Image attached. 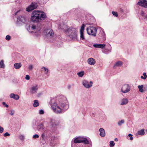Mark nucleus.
Returning <instances> with one entry per match:
<instances>
[{
    "instance_id": "f257e3e1",
    "label": "nucleus",
    "mask_w": 147,
    "mask_h": 147,
    "mask_svg": "<svg viewBox=\"0 0 147 147\" xmlns=\"http://www.w3.org/2000/svg\"><path fill=\"white\" fill-rule=\"evenodd\" d=\"M55 100L54 98L51 99L49 103L51 105L53 111L56 113L60 114L64 113L68 109L69 104L65 97H63L59 100L60 105L61 108L55 102Z\"/></svg>"
},
{
    "instance_id": "f03ea898",
    "label": "nucleus",
    "mask_w": 147,
    "mask_h": 147,
    "mask_svg": "<svg viewBox=\"0 0 147 147\" xmlns=\"http://www.w3.org/2000/svg\"><path fill=\"white\" fill-rule=\"evenodd\" d=\"M47 17L46 14L43 12L34 11L32 13L31 20L34 22L37 23L45 20Z\"/></svg>"
},
{
    "instance_id": "7ed1b4c3",
    "label": "nucleus",
    "mask_w": 147,
    "mask_h": 147,
    "mask_svg": "<svg viewBox=\"0 0 147 147\" xmlns=\"http://www.w3.org/2000/svg\"><path fill=\"white\" fill-rule=\"evenodd\" d=\"M65 31L70 38L73 40H77V35L75 28L70 27L66 30Z\"/></svg>"
},
{
    "instance_id": "20e7f679",
    "label": "nucleus",
    "mask_w": 147,
    "mask_h": 147,
    "mask_svg": "<svg viewBox=\"0 0 147 147\" xmlns=\"http://www.w3.org/2000/svg\"><path fill=\"white\" fill-rule=\"evenodd\" d=\"M88 34L93 36H96V34L97 32V29L95 27L89 26L86 29Z\"/></svg>"
},
{
    "instance_id": "39448f33",
    "label": "nucleus",
    "mask_w": 147,
    "mask_h": 147,
    "mask_svg": "<svg viewBox=\"0 0 147 147\" xmlns=\"http://www.w3.org/2000/svg\"><path fill=\"white\" fill-rule=\"evenodd\" d=\"M38 6L37 3L33 2L26 8V11L28 12L30 11L37 8Z\"/></svg>"
},
{
    "instance_id": "423d86ee",
    "label": "nucleus",
    "mask_w": 147,
    "mask_h": 147,
    "mask_svg": "<svg viewBox=\"0 0 147 147\" xmlns=\"http://www.w3.org/2000/svg\"><path fill=\"white\" fill-rule=\"evenodd\" d=\"M131 87L129 84H124L121 88V91L123 93H126L129 92L130 90Z\"/></svg>"
},
{
    "instance_id": "0eeeda50",
    "label": "nucleus",
    "mask_w": 147,
    "mask_h": 147,
    "mask_svg": "<svg viewBox=\"0 0 147 147\" xmlns=\"http://www.w3.org/2000/svg\"><path fill=\"white\" fill-rule=\"evenodd\" d=\"M98 38L102 41L105 40V35L104 32L102 30H101L98 34Z\"/></svg>"
},
{
    "instance_id": "6e6552de",
    "label": "nucleus",
    "mask_w": 147,
    "mask_h": 147,
    "mask_svg": "<svg viewBox=\"0 0 147 147\" xmlns=\"http://www.w3.org/2000/svg\"><path fill=\"white\" fill-rule=\"evenodd\" d=\"M50 123L51 125V129L53 131L56 129L57 124L56 123V121L53 119H51Z\"/></svg>"
},
{
    "instance_id": "1a4fd4ad",
    "label": "nucleus",
    "mask_w": 147,
    "mask_h": 147,
    "mask_svg": "<svg viewBox=\"0 0 147 147\" xmlns=\"http://www.w3.org/2000/svg\"><path fill=\"white\" fill-rule=\"evenodd\" d=\"M90 84L88 81L86 80H84L82 82V84L83 86L86 88H89L92 86L93 83L92 81L90 82Z\"/></svg>"
},
{
    "instance_id": "9d476101",
    "label": "nucleus",
    "mask_w": 147,
    "mask_h": 147,
    "mask_svg": "<svg viewBox=\"0 0 147 147\" xmlns=\"http://www.w3.org/2000/svg\"><path fill=\"white\" fill-rule=\"evenodd\" d=\"M38 85L35 84L32 86L30 90V92L32 94H34L37 92L38 88Z\"/></svg>"
},
{
    "instance_id": "9b49d317",
    "label": "nucleus",
    "mask_w": 147,
    "mask_h": 147,
    "mask_svg": "<svg viewBox=\"0 0 147 147\" xmlns=\"http://www.w3.org/2000/svg\"><path fill=\"white\" fill-rule=\"evenodd\" d=\"M137 4L144 8H147V1L146 0H139Z\"/></svg>"
},
{
    "instance_id": "f8f14e48",
    "label": "nucleus",
    "mask_w": 147,
    "mask_h": 147,
    "mask_svg": "<svg viewBox=\"0 0 147 147\" xmlns=\"http://www.w3.org/2000/svg\"><path fill=\"white\" fill-rule=\"evenodd\" d=\"M18 21L24 23H26L28 21V19L26 16H19L18 18Z\"/></svg>"
},
{
    "instance_id": "ddd939ff",
    "label": "nucleus",
    "mask_w": 147,
    "mask_h": 147,
    "mask_svg": "<svg viewBox=\"0 0 147 147\" xmlns=\"http://www.w3.org/2000/svg\"><path fill=\"white\" fill-rule=\"evenodd\" d=\"M47 36H50L52 37L53 36L54 33L53 30L51 29H48L46 32Z\"/></svg>"
},
{
    "instance_id": "4468645a",
    "label": "nucleus",
    "mask_w": 147,
    "mask_h": 147,
    "mask_svg": "<svg viewBox=\"0 0 147 147\" xmlns=\"http://www.w3.org/2000/svg\"><path fill=\"white\" fill-rule=\"evenodd\" d=\"M88 62L89 64L91 65H93L95 64L96 63V61L93 58H90L88 59Z\"/></svg>"
},
{
    "instance_id": "2eb2a0df",
    "label": "nucleus",
    "mask_w": 147,
    "mask_h": 147,
    "mask_svg": "<svg viewBox=\"0 0 147 147\" xmlns=\"http://www.w3.org/2000/svg\"><path fill=\"white\" fill-rule=\"evenodd\" d=\"M93 46L96 48H99L104 49L105 46V44H95L93 45Z\"/></svg>"
},
{
    "instance_id": "dca6fc26",
    "label": "nucleus",
    "mask_w": 147,
    "mask_h": 147,
    "mask_svg": "<svg viewBox=\"0 0 147 147\" xmlns=\"http://www.w3.org/2000/svg\"><path fill=\"white\" fill-rule=\"evenodd\" d=\"M44 127L42 123L39 124L37 126V129L40 131H42L44 129Z\"/></svg>"
},
{
    "instance_id": "f3484780",
    "label": "nucleus",
    "mask_w": 147,
    "mask_h": 147,
    "mask_svg": "<svg viewBox=\"0 0 147 147\" xmlns=\"http://www.w3.org/2000/svg\"><path fill=\"white\" fill-rule=\"evenodd\" d=\"M46 132L45 131L44 132L42 133L41 135V140L43 141L44 142H45L47 138V134H46Z\"/></svg>"
},
{
    "instance_id": "a211bd4d",
    "label": "nucleus",
    "mask_w": 147,
    "mask_h": 147,
    "mask_svg": "<svg viewBox=\"0 0 147 147\" xmlns=\"http://www.w3.org/2000/svg\"><path fill=\"white\" fill-rule=\"evenodd\" d=\"M100 132V135L102 137H104L105 135V130L102 128H100L99 129Z\"/></svg>"
},
{
    "instance_id": "6ab92c4d",
    "label": "nucleus",
    "mask_w": 147,
    "mask_h": 147,
    "mask_svg": "<svg viewBox=\"0 0 147 147\" xmlns=\"http://www.w3.org/2000/svg\"><path fill=\"white\" fill-rule=\"evenodd\" d=\"M128 100L126 98H123L121 99V102L120 103L121 105H126L128 103Z\"/></svg>"
},
{
    "instance_id": "aec40b11",
    "label": "nucleus",
    "mask_w": 147,
    "mask_h": 147,
    "mask_svg": "<svg viewBox=\"0 0 147 147\" xmlns=\"http://www.w3.org/2000/svg\"><path fill=\"white\" fill-rule=\"evenodd\" d=\"M38 23L36 25V31H38L42 29V26L40 22H38Z\"/></svg>"
},
{
    "instance_id": "412c9836",
    "label": "nucleus",
    "mask_w": 147,
    "mask_h": 147,
    "mask_svg": "<svg viewBox=\"0 0 147 147\" xmlns=\"http://www.w3.org/2000/svg\"><path fill=\"white\" fill-rule=\"evenodd\" d=\"M122 65V62L120 61H118L116 62L115 63V64L113 68H115L117 66L119 67L121 66Z\"/></svg>"
},
{
    "instance_id": "4be33fe9",
    "label": "nucleus",
    "mask_w": 147,
    "mask_h": 147,
    "mask_svg": "<svg viewBox=\"0 0 147 147\" xmlns=\"http://www.w3.org/2000/svg\"><path fill=\"white\" fill-rule=\"evenodd\" d=\"M22 66V64L20 63H15L14 65V67L16 69H20Z\"/></svg>"
},
{
    "instance_id": "5701e85b",
    "label": "nucleus",
    "mask_w": 147,
    "mask_h": 147,
    "mask_svg": "<svg viewBox=\"0 0 147 147\" xmlns=\"http://www.w3.org/2000/svg\"><path fill=\"white\" fill-rule=\"evenodd\" d=\"M52 136L51 134H48L47 135V138L45 142H48L49 141L51 140Z\"/></svg>"
},
{
    "instance_id": "b1692460",
    "label": "nucleus",
    "mask_w": 147,
    "mask_h": 147,
    "mask_svg": "<svg viewBox=\"0 0 147 147\" xmlns=\"http://www.w3.org/2000/svg\"><path fill=\"white\" fill-rule=\"evenodd\" d=\"M82 138L78 137L74 140V142L75 143H81Z\"/></svg>"
},
{
    "instance_id": "393cba45",
    "label": "nucleus",
    "mask_w": 147,
    "mask_h": 147,
    "mask_svg": "<svg viewBox=\"0 0 147 147\" xmlns=\"http://www.w3.org/2000/svg\"><path fill=\"white\" fill-rule=\"evenodd\" d=\"M81 142L84 143L86 144H89V142L88 140L86 138H82L81 143Z\"/></svg>"
},
{
    "instance_id": "a878e982",
    "label": "nucleus",
    "mask_w": 147,
    "mask_h": 147,
    "mask_svg": "<svg viewBox=\"0 0 147 147\" xmlns=\"http://www.w3.org/2000/svg\"><path fill=\"white\" fill-rule=\"evenodd\" d=\"M144 129H142L138 131V135L142 136L143 135L144 133Z\"/></svg>"
},
{
    "instance_id": "bb28decb",
    "label": "nucleus",
    "mask_w": 147,
    "mask_h": 147,
    "mask_svg": "<svg viewBox=\"0 0 147 147\" xmlns=\"http://www.w3.org/2000/svg\"><path fill=\"white\" fill-rule=\"evenodd\" d=\"M34 103L33 104V106L34 107H36L39 106V103L37 100H34Z\"/></svg>"
},
{
    "instance_id": "cd10ccee",
    "label": "nucleus",
    "mask_w": 147,
    "mask_h": 147,
    "mask_svg": "<svg viewBox=\"0 0 147 147\" xmlns=\"http://www.w3.org/2000/svg\"><path fill=\"white\" fill-rule=\"evenodd\" d=\"M84 71H82L78 73L77 74L78 75L79 77H82L84 75Z\"/></svg>"
},
{
    "instance_id": "c85d7f7f",
    "label": "nucleus",
    "mask_w": 147,
    "mask_h": 147,
    "mask_svg": "<svg viewBox=\"0 0 147 147\" xmlns=\"http://www.w3.org/2000/svg\"><path fill=\"white\" fill-rule=\"evenodd\" d=\"M29 28H31V29H32V30L36 29V28H36V25H33L32 26L29 25Z\"/></svg>"
},
{
    "instance_id": "c756f323",
    "label": "nucleus",
    "mask_w": 147,
    "mask_h": 147,
    "mask_svg": "<svg viewBox=\"0 0 147 147\" xmlns=\"http://www.w3.org/2000/svg\"><path fill=\"white\" fill-rule=\"evenodd\" d=\"M4 67V65L3 60H1L0 62V68H3Z\"/></svg>"
},
{
    "instance_id": "7c9ffc66",
    "label": "nucleus",
    "mask_w": 147,
    "mask_h": 147,
    "mask_svg": "<svg viewBox=\"0 0 147 147\" xmlns=\"http://www.w3.org/2000/svg\"><path fill=\"white\" fill-rule=\"evenodd\" d=\"M85 26L84 24H83L81 27L80 30V32H84V29Z\"/></svg>"
},
{
    "instance_id": "2f4dec72",
    "label": "nucleus",
    "mask_w": 147,
    "mask_h": 147,
    "mask_svg": "<svg viewBox=\"0 0 147 147\" xmlns=\"http://www.w3.org/2000/svg\"><path fill=\"white\" fill-rule=\"evenodd\" d=\"M115 145V143L113 141H111L110 142V147H113Z\"/></svg>"
},
{
    "instance_id": "473e14b6",
    "label": "nucleus",
    "mask_w": 147,
    "mask_h": 147,
    "mask_svg": "<svg viewBox=\"0 0 147 147\" xmlns=\"http://www.w3.org/2000/svg\"><path fill=\"white\" fill-rule=\"evenodd\" d=\"M124 121L123 120H122L121 121H119L118 123V125L119 126H121L122 124H123L124 123Z\"/></svg>"
},
{
    "instance_id": "72a5a7b5",
    "label": "nucleus",
    "mask_w": 147,
    "mask_h": 147,
    "mask_svg": "<svg viewBox=\"0 0 147 147\" xmlns=\"http://www.w3.org/2000/svg\"><path fill=\"white\" fill-rule=\"evenodd\" d=\"M80 38L82 40H84L85 38L84 37V32H80Z\"/></svg>"
},
{
    "instance_id": "f704fd0d",
    "label": "nucleus",
    "mask_w": 147,
    "mask_h": 147,
    "mask_svg": "<svg viewBox=\"0 0 147 147\" xmlns=\"http://www.w3.org/2000/svg\"><path fill=\"white\" fill-rule=\"evenodd\" d=\"M42 69H43L45 71V74H47L48 72V69L47 68H46L45 67H42Z\"/></svg>"
},
{
    "instance_id": "c9c22d12",
    "label": "nucleus",
    "mask_w": 147,
    "mask_h": 147,
    "mask_svg": "<svg viewBox=\"0 0 147 147\" xmlns=\"http://www.w3.org/2000/svg\"><path fill=\"white\" fill-rule=\"evenodd\" d=\"M112 13L113 16H114L116 17L118 16V15L117 12H115V11H113L112 12Z\"/></svg>"
},
{
    "instance_id": "e433bc0d",
    "label": "nucleus",
    "mask_w": 147,
    "mask_h": 147,
    "mask_svg": "<svg viewBox=\"0 0 147 147\" xmlns=\"http://www.w3.org/2000/svg\"><path fill=\"white\" fill-rule=\"evenodd\" d=\"M19 138L21 140H24V136L23 135H21L19 136Z\"/></svg>"
},
{
    "instance_id": "4c0bfd02",
    "label": "nucleus",
    "mask_w": 147,
    "mask_h": 147,
    "mask_svg": "<svg viewBox=\"0 0 147 147\" xmlns=\"http://www.w3.org/2000/svg\"><path fill=\"white\" fill-rule=\"evenodd\" d=\"M5 39L7 40H10L11 39L10 36L9 35L6 36L5 37Z\"/></svg>"
},
{
    "instance_id": "58836bf2",
    "label": "nucleus",
    "mask_w": 147,
    "mask_h": 147,
    "mask_svg": "<svg viewBox=\"0 0 147 147\" xmlns=\"http://www.w3.org/2000/svg\"><path fill=\"white\" fill-rule=\"evenodd\" d=\"M39 136L38 134H35L33 136V138L34 139H36L39 138Z\"/></svg>"
},
{
    "instance_id": "ea45409f",
    "label": "nucleus",
    "mask_w": 147,
    "mask_h": 147,
    "mask_svg": "<svg viewBox=\"0 0 147 147\" xmlns=\"http://www.w3.org/2000/svg\"><path fill=\"white\" fill-rule=\"evenodd\" d=\"M15 113V111L13 110L12 109L11 110V112L9 113V114L11 115H13Z\"/></svg>"
},
{
    "instance_id": "a19ab883",
    "label": "nucleus",
    "mask_w": 147,
    "mask_h": 147,
    "mask_svg": "<svg viewBox=\"0 0 147 147\" xmlns=\"http://www.w3.org/2000/svg\"><path fill=\"white\" fill-rule=\"evenodd\" d=\"M19 98V96L18 95H15L14 97L13 98L15 100H18Z\"/></svg>"
},
{
    "instance_id": "79ce46f5",
    "label": "nucleus",
    "mask_w": 147,
    "mask_h": 147,
    "mask_svg": "<svg viewBox=\"0 0 147 147\" xmlns=\"http://www.w3.org/2000/svg\"><path fill=\"white\" fill-rule=\"evenodd\" d=\"M10 135V134H9L8 132H6L5 134H4L3 135L4 136H9Z\"/></svg>"
},
{
    "instance_id": "37998d69",
    "label": "nucleus",
    "mask_w": 147,
    "mask_h": 147,
    "mask_svg": "<svg viewBox=\"0 0 147 147\" xmlns=\"http://www.w3.org/2000/svg\"><path fill=\"white\" fill-rule=\"evenodd\" d=\"M145 13L143 11H141V12L140 13V15L142 16H144L145 15Z\"/></svg>"
},
{
    "instance_id": "c03bdc74",
    "label": "nucleus",
    "mask_w": 147,
    "mask_h": 147,
    "mask_svg": "<svg viewBox=\"0 0 147 147\" xmlns=\"http://www.w3.org/2000/svg\"><path fill=\"white\" fill-rule=\"evenodd\" d=\"M2 104L4 107H8L9 106L8 105L6 104L5 102H3Z\"/></svg>"
},
{
    "instance_id": "a18cd8bd",
    "label": "nucleus",
    "mask_w": 147,
    "mask_h": 147,
    "mask_svg": "<svg viewBox=\"0 0 147 147\" xmlns=\"http://www.w3.org/2000/svg\"><path fill=\"white\" fill-rule=\"evenodd\" d=\"M44 112L42 109L40 110L39 112L40 114H43L44 113Z\"/></svg>"
},
{
    "instance_id": "49530a36",
    "label": "nucleus",
    "mask_w": 147,
    "mask_h": 147,
    "mask_svg": "<svg viewBox=\"0 0 147 147\" xmlns=\"http://www.w3.org/2000/svg\"><path fill=\"white\" fill-rule=\"evenodd\" d=\"M15 94L13 93L11 94L10 95V96L11 98H13L14 97Z\"/></svg>"
},
{
    "instance_id": "de8ad7c7",
    "label": "nucleus",
    "mask_w": 147,
    "mask_h": 147,
    "mask_svg": "<svg viewBox=\"0 0 147 147\" xmlns=\"http://www.w3.org/2000/svg\"><path fill=\"white\" fill-rule=\"evenodd\" d=\"M25 79L27 80H29L30 79V77L28 75H26L25 77Z\"/></svg>"
},
{
    "instance_id": "09e8293b",
    "label": "nucleus",
    "mask_w": 147,
    "mask_h": 147,
    "mask_svg": "<svg viewBox=\"0 0 147 147\" xmlns=\"http://www.w3.org/2000/svg\"><path fill=\"white\" fill-rule=\"evenodd\" d=\"M3 128L1 126H0V132L1 133H2L3 132Z\"/></svg>"
},
{
    "instance_id": "8fccbe9b",
    "label": "nucleus",
    "mask_w": 147,
    "mask_h": 147,
    "mask_svg": "<svg viewBox=\"0 0 147 147\" xmlns=\"http://www.w3.org/2000/svg\"><path fill=\"white\" fill-rule=\"evenodd\" d=\"M143 75L144 76V80L146 79V78H147V76L146 75V73L145 72H144L143 73Z\"/></svg>"
},
{
    "instance_id": "3c124183",
    "label": "nucleus",
    "mask_w": 147,
    "mask_h": 147,
    "mask_svg": "<svg viewBox=\"0 0 147 147\" xmlns=\"http://www.w3.org/2000/svg\"><path fill=\"white\" fill-rule=\"evenodd\" d=\"M29 68L30 70H31L33 68V66L32 65H30Z\"/></svg>"
},
{
    "instance_id": "603ef678",
    "label": "nucleus",
    "mask_w": 147,
    "mask_h": 147,
    "mask_svg": "<svg viewBox=\"0 0 147 147\" xmlns=\"http://www.w3.org/2000/svg\"><path fill=\"white\" fill-rule=\"evenodd\" d=\"M143 86L142 85H139L138 86V88H143Z\"/></svg>"
},
{
    "instance_id": "864d4df0",
    "label": "nucleus",
    "mask_w": 147,
    "mask_h": 147,
    "mask_svg": "<svg viewBox=\"0 0 147 147\" xmlns=\"http://www.w3.org/2000/svg\"><path fill=\"white\" fill-rule=\"evenodd\" d=\"M139 91L141 92H143V88H139Z\"/></svg>"
},
{
    "instance_id": "5fc2aeb1",
    "label": "nucleus",
    "mask_w": 147,
    "mask_h": 147,
    "mask_svg": "<svg viewBox=\"0 0 147 147\" xmlns=\"http://www.w3.org/2000/svg\"><path fill=\"white\" fill-rule=\"evenodd\" d=\"M71 88V86H70V85H68L67 86V88L69 89H70Z\"/></svg>"
},
{
    "instance_id": "6e6d98bb",
    "label": "nucleus",
    "mask_w": 147,
    "mask_h": 147,
    "mask_svg": "<svg viewBox=\"0 0 147 147\" xmlns=\"http://www.w3.org/2000/svg\"><path fill=\"white\" fill-rule=\"evenodd\" d=\"M118 140V139L117 138H115L114 139V141H117Z\"/></svg>"
},
{
    "instance_id": "4d7b16f0",
    "label": "nucleus",
    "mask_w": 147,
    "mask_h": 147,
    "mask_svg": "<svg viewBox=\"0 0 147 147\" xmlns=\"http://www.w3.org/2000/svg\"><path fill=\"white\" fill-rule=\"evenodd\" d=\"M120 11H121V12L122 13H123V9H120Z\"/></svg>"
},
{
    "instance_id": "13d9d810",
    "label": "nucleus",
    "mask_w": 147,
    "mask_h": 147,
    "mask_svg": "<svg viewBox=\"0 0 147 147\" xmlns=\"http://www.w3.org/2000/svg\"><path fill=\"white\" fill-rule=\"evenodd\" d=\"M128 136L129 137L132 136V135L131 134H129L128 135Z\"/></svg>"
},
{
    "instance_id": "bf43d9fd",
    "label": "nucleus",
    "mask_w": 147,
    "mask_h": 147,
    "mask_svg": "<svg viewBox=\"0 0 147 147\" xmlns=\"http://www.w3.org/2000/svg\"><path fill=\"white\" fill-rule=\"evenodd\" d=\"M133 137H131L130 138V140H133Z\"/></svg>"
},
{
    "instance_id": "052dcab7",
    "label": "nucleus",
    "mask_w": 147,
    "mask_h": 147,
    "mask_svg": "<svg viewBox=\"0 0 147 147\" xmlns=\"http://www.w3.org/2000/svg\"><path fill=\"white\" fill-rule=\"evenodd\" d=\"M30 29H31V28H30V29H29V27H28V28H27V30H28V31H29V30H30Z\"/></svg>"
},
{
    "instance_id": "680f3d73",
    "label": "nucleus",
    "mask_w": 147,
    "mask_h": 147,
    "mask_svg": "<svg viewBox=\"0 0 147 147\" xmlns=\"http://www.w3.org/2000/svg\"><path fill=\"white\" fill-rule=\"evenodd\" d=\"M141 78H142V79H144V77H143V76H141Z\"/></svg>"
},
{
    "instance_id": "e2e57ef3",
    "label": "nucleus",
    "mask_w": 147,
    "mask_h": 147,
    "mask_svg": "<svg viewBox=\"0 0 147 147\" xmlns=\"http://www.w3.org/2000/svg\"><path fill=\"white\" fill-rule=\"evenodd\" d=\"M18 11L17 12H16L15 13V15H16L17 13L18 12Z\"/></svg>"
},
{
    "instance_id": "0e129e2a",
    "label": "nucleus",
    "mask_w": 147,
    "mask_h": 147,
    "mask_svg": "<svg viewBox=\"0 0 147 147\" xmlns=\"http://www.w3.org/2000/svg\"><path fill=\"white\" fill-rule=\"evenodd\" d=\"M147 99V97H146V98Z\"/></svg>"
},
{
    "instance_id": "69168bd1",
    "label": "nucleus",
    "mask_w": 147,
    "mask_h": 147,
    "mask_svg": "<svg viewBox=\"0 0 147 147\" xmlns=\"http://www.w3.org/2000/svg\"><path fill=\"white\" fill-rule=\"evenodd\" d=\"M146 131H147V130H146Z\"/></svg>"
}]
</instances>
